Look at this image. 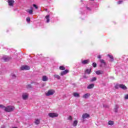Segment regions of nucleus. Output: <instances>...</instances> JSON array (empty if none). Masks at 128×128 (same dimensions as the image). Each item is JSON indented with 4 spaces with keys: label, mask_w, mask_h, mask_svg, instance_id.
Listing matches in <instances>:
<instances>
[{
    "label": "nucleus",
    "mask_w": 128,
    "mask_h": 128,
    "mask_svg": "<svg viewBox=\"0 0 128 128\" xmlns=\"http://www.w3.org/2000/svg\"><path fill=\"white\" fill-rule=\"evenodd\" d=\"M14 110V106H10L6 107L4 108L5 112H12Z\"/></svg>",
    "instance_id": "nucleus-1"
},
{
    "label": "nucleus",
    "mask_w": 128,
    "mask_h": 128,
    "mask_svg": "<svg viewBox=\"0 0 128 128\" xmlns=\"http://www.w3.org/2000/svg\"><path fill=\"white\" fill-rule=\"evenodd\" d=\"M55 92L56 91H54V90H50L47 92H46V96H52Z\"/></svg>",
    "instance_id": "nucleus-2"
},
{
    "label": "nucleus",
    "mask_w": 128,
    "mask_h": 128,
    "mask_svg": "<svg viewBox=\"0 0 128 128\" xmlns=\"http://www.w3.org/2000/svg\"><path fill=\"white\" fill-rule=\"evenodd\" d=\"M100 66L102 68H104L106 66V63L104 62V60L100 59Z\"/></svg>",
    "instance_id": "nucleus-3"
},
{
    "label": "nucleus",
    "mask_w": 128,
    "mask_h": 128,
    "mask_svg": "<svg viewBox=\"0 0 128 128\" xmlns=\"http://www.w3.org/2000/svg\"><path fill=\"white\" fill-rule=\"evenodd\" d=\"M28 98V94L26 92L22 93V98L24 100H26Z\"/></svg>",
    "instance_id": "nucleus-4"
},
{
    "label": "nucleus",
    "mask_w": 128,
    "mask_h": 128,
    "mask_svg": "<svg viewBox=\"0 0 128 128\" xmlns=\"http://www.w3.org/2000/svg\"><path fill=\"white\" fill-rule=\"evenodd\" d=\"M30 68L29 67V66L25 65V66H22L20 67V70H28Z\"/></svg>",
    "instance_id": "nucleus-5"
},
{
    "label": "nucleus",
    "mask_w": 128,
    "mask_h": 128,
    "mask_svg": "<svg viewBox=\"0 0 128 128\" xmlns=\"http://www.w3.org/2000/svg\"><path fill=\"white\" fill-rule=\"evenodd\" d=\"M48 116L50 118H57V116H58V114L57 113L51 112L48 114Z\"/></svg>",
    "instance_id": "nucleus-6"
},
{
    "label": "nucleus",
    "mask_w": 128,
    "mask_h": 128,
    "mask_svg": "<svg viewBox=\"0 0 128 128\" xmlns=\"http://www.w3.org/2000/svg\"><path fill=\"white\" fill-rule=\"evenodd\" d=\"M90 64V60H82V64Z\"/></svg>",
    "instance_id": "nucleus-7"
},
{
    "label": "nucleus",
    "mask_w": 128,
    "mask_h": 128,
    "mask_svg": "<svg viewBox=\"0 0 128 128\" xmlns=\"http://www.w3.org/2000/svg\"><path fill=\"white\" fill-rule=\"evenodd\" d=\"M90 118V114L86 113V114H84L82 115V118L83 120H86V118Z\"/></svg>",
    "instance_id": "nucleus-8"
},
{
    "label": "nucleus",
    "mask_w": 128,
    "mask_h": 128,
    "mask_svg": "<svg viewBox=\"0 0 128 128\" xmlns=\"http://www.w3.org/2000/svg\"><path fill=\"white\" fill-rule=\"evenodd\" d=\"M8 4L10 6H12L14 4V0H8Z\"/></svg>",
    "instance_id": "nucleus-9"
},
{
    "label": "nucleus",
    "mask_w": 128,
    "mask_h": 128,
    "mask_svg": "<svg viewBox=\"0 0 128 128\" xmlns=\"http://www.w3.org/2000/svg\"><path fill=\"white\" fill-rule=\"evenodd\" d=\"M94 88V84H89L88 86H87V88L88 90H90L92 88Z\"/></svg>",
    "instance_id": "nucleus-10"
},
{
    "label": "nucleus",
    "mask_w": 128,
    "mask_h": 128,
    "mask_svg": "<svg viewBox=\"0 0 128 128\" xmlns=\"http://www.w3.org/2000/svg\"><path fill=\"white\" fill-rule=\"evenodd\" d=\"M68 70H66L61 72L60 76H64L65 74H68Z\"/></svg>",
    "instance_id": "nucleus-11"
},
{
    "label": "nucleus",
    "mask_w": 128,
    "mask_h": 128,
    "mask_svg": "<svg viewBox=\"0 0 128 128\" xmlns=\"http://www.w3.org/2000/svg\"><path fill=\"white\" fill-rule=\"evenodd\" d=\"M90 96V94L87 93V94L83 95L82 98H88Z\"/></svg>",
    "instance_id": "nucleus-12"
},
{
    "label": "nucleus",
    "mask_w": 128,
    "mask_h": 128,
    "mask_svg": "<svg viewBox=\"0 0 128 128\" xmlns=\"http://www.w3.org/2000/svg\"><path fill=\"white\" fill-rule=\"evenodd\" d=\"M120 88H122V90H128V88H126V86L122 84H120Z\"/></svg>",
    "instance_id": "nucleus-13"
},
{
    "label": "nucleus",
    "mask_w": 128,
    "mask_h": 128,
    "mask_svg": "<svg viewBox=\"0 0 128 128\" xmlns=\"http://www.w3.org/2000/svg\"><path fill=\"white\" fill-rule=\"evenodd\" d=\"M48 80V78L46 76H44L42 78V80L43 82H47V80Z\"/></svg>",
    "instance_id": "nucleus-14"
},
{
    "label": "nucleus",
    "mask_w": 128,
    "mask_h": 128,
    "mask_svg": "<svg viewBox=\"0 0 128 128\" xmlns=\"http://www.w3.org/2000/svg\"><path fill=\"white\" fill-rule=\"evenodd\" d=\"M96 74H104V71L102 70H97L96 72Z\"/></svg>",
    "instance_id": "nucleus-15"
},
{
    "label": "nucleus",
    "mask_w": 128,
    "mask_h": 128,
    "mask_svg": "<svg viewBox=\"0 0 128 128\" xmlns=\"http://www.w3.org/2000/svg\"><path fill=\"white\" fill-rule=\"evenodd\" d=\"M45 18L46 20V22H50V15L46 16H45Z\"/></svg>",
    "instance_id": "nucleus-16"
},
{
    "label": "nucleus",
    "mask_w": 128,
    "mask_h": 128,
    "mask_svg": "<svg viewBox=\"0 0 128 128\" xmlns=\"http://www.w3.org/2000/svg\"><path fill=\"white\" fill-rule=\"evenodd\" d=\"M92 72V69H87L85 71V74H90Z\"/></svg>",
    "instance_id": "nucleus-17"
},
{
    "label": "nucleus",
    "mask_w": 128,
    "mask_h": 128,
    "mask_svg": "<svg viewBox=\"0 0 128 128\" xmlns=\"http://www.w3.org/2000/svg\"><path fill=\"white\" fill-rule=\"evenodd\" d=\"M54 78H56L57 80H60V76L58 74H54Z\"/></svg>",
    "instance_id": "nucleus-18"
},
{
    "label": "nucleus",
    "mask_w": 128,
    "mask_h": 128,
    "mask_svg": "<svg viewBox=\"0 0 128 128\" xmlns=\"http://www.w3.org/2000/svg\"><path fill=\"white\" fill-rule=\"evenodd\" d=\"M73 96L74 98H80V94L78 92H74L73 93Z\"/></svg>",
    "instance_id": "nucleus-19"
},
{
    "label": "nucleus",
    "mask_w": 128,
    "mask_h": 128,
    "mask_svg": "<svg viewBox=\"0 0 128 128\" xmlns=\"http://www.w3.org/2000/svg\"><path fill=\"white\" fill-rule=\"evenodd\" d=\"M119 108H120V106L116 104L115 106V108L114 109L115 112H118V110Z\"/></svg>",
    "instance_id": "nucleus-20"
},
{
    "label": "nucleus",
    "mask_w": 128,
    "mask_h": 128,
    "mask_svg": "<svg viewBox=\"0 0 128 128\" xmlns=\"http://www.w3.org/2000/svg\"><path fill=\"white\" fill-rule=\"evenodd\" d=\"M27 12L29 13V14H32V12H34V11L32 10H26Z\"/></svg>",
    "instance_id": "nucleus-21"
},
{
    "label": "nucleus",
    "mask_w": 128,
    "mask_h": 128,
    "mask_svg": "<svg viewBox=\"0 0 128 128\" xmlns=\"http://www.w3.org/2000/svg\"><path fill=\"white\" fill-rule=\"evenodd\" d=\"M108 56L110 58L111 62H114V56H112V55L108 54Z\"/></svg>",
    "instance_id": "nucleus-22"
},
{
    "label": "nucleus",
    "mask_w": 128,
    "mask_h": 128,
    "mask_svg": "<svg viewBox=\"0 0 128 128\" xmlns=\"http://www.w3.org/2000/svg\"><path fill=\"white\" fill-rule=\"evenodd\" d=\"M73 126H78V120H74L72 124Z\"/></svg>",
    "instance_id": "nucleus-23"
},
{
    "label": "nucleus",
    "mask_w": 128,
    "mask_h": 128,
    "mask_svg": "<svg viewBox=\"0 0 128 128\" xmlns=\"http://www.w3.org/2000/svg\"><path fill=\"white\" fill-rule=\"evenodd\" d=\"M108 124L109 126H114V121H112V120L108 121Z\"/></svg>",
    "instance_id": "nucleus-24"
},
{
    "label": "nucleus",
    "mask_w": 128,
    "mask_h": 128,
    "mask_svg": "<svg viewBox=\"0 0 128 128\" xmlns=\"http://www.w3.org/2000/svg\"><path fill=\"white\" fill-rule=\"evenodd\" d=\"M60 70H66V68L64 66H60Z\"/></svg>",
    "instance_id": "nucleus-25"
},
{
    "label": "nucleus",
    "mask_w": 128,
    "mask_h": 128,
    "mask_svg": "<svg viewBox=\"0 0 128 128\" xmlns=\"http://www.w3.org/2000/svg\"><path fill=\"white\" fill-rule=\"evenodd\" d=\"M4 62H8V60H10V58H8V56L7 57H4Z\"/></svg>",
    "instance_id": "nucleus-26"
},
{
    "label": "nucleus",
    "mask_w": 128,
    "mask_h": 128,
    "mask_svg": "<svg viewBox=\"0 0 128 128\" xmlns=\"http://www.w3.org/2000/svg\"><path fill=\"white\" fill-rule=\"evenodd\" d=\"M11 76H12V78H13V80H14L16 78V76L14 74H11Z\"/></svg>",
    "instance_id": "nucleus-27"
},
{
    "label": "nucleus",
    "mask_w": 128,
    "mask_h": 128,
    "mask_svg": "<svg viewBox=\"0 0 128 128\" xmlns=\"http://www.w3.org/2000/svg\"><path fill=\"white\" fill-rule=\"evenodd\" d=\"M96 78L94 77L92 78L91 82H96Z\"/></svg>",
    "instance_id": "nucleus-28"
},
{
    "label": "nucleus",
    "mask_w": 128,
    "mask_h": 128,
    "mask_svg": "<svg viewBox=\"0 0 128 128\" xmlns=\"http://www.w3.org/2000/svg\"><path fill=\"white\" fill-rule=\"evenodd\" d=\"M120 88V84H117L115 86V88Z\"/></svg>",
    "instance_id": "nucleus-29"
},
{
    "label": "nucleus",
    "mask_w": 128,
    "mask_h": 128,
    "mask_svg": "<svg viewBox=\"0 0 128 128\" xmlns=\"http://www.w3.org/2000/svg\"><path fill=\"white\" fill-rule=\"evenodd\" d=\"M36 124H40V120H36L35 121Z\"/></svg>",
    "instance_id": "nucleus-30"
},
{
    "label": "nucleus",
    "mask_w": 128,
    "mask_h": 128,
    "mask_svg": "<svg viewBox=\"0 0 128 128\" xmlns=\"http://www.w3.org/2000/svg\"><path fill=\"white\" fill-rule=\"evenodd\" d=\"M26 20L28 22H30V17H28Z\"/></svg>",
    "instance_id": "nucleus-31"
},
{
    "label": "nucleus",
    "mask_w": 128,
    "mask_h": 128,
    "mask_svg": "<svg viewBox=\"0 0 128 128\" xmlns=\"http://www.w3.org/2000/svg\"><path fill=\"white\" fill-rule=\"evenodd\" d=\"M92 66H93L94 68H96V63L93 62L92 63Z\"/></svg>",
    "instance_id": "nucleus-32"
},
{
    "label": "nucleus",
    "mask_w": 128,
    "mask_h": 128,
    "mask_svg": "<svg viewBox=\"0 0 128 128\" xmlns=\"http://www.w3.org/2000/svg\"><path fill=\"white\" fill-rule=\"evenodd\" d=\"M0 108H6V107L4 105L0 104Z\"/></svg>",
    "instance_id": "nucleus-33"
},
{
    "label": "nucleus",
    "mask_w": 128,
    "mask_h": 128,
    "mask_svg": "<svg viewBox=\"0 0 128 128\" xmlns=\"http://www.w3.org/2000/svg\"><path fill=\"white\" fill-rule=\"evenodd\" d=\"M33 6H34V8H36V10H38V6H36V4H34Z\"/></svg>",
    "instance_id": "nucleus-34"
},
{
    "label": "nucleus",
    "mask_w": 128,
    "mask_h": 128,
    "mask_svg": "<svg viewBox=\"0 0 128 128\" xmlns=\"http://www.w3.org/2000/svg\"><path fill=\"white\" fill-rule=\"evenodd\" d=\"M122 4V0H120L118 2V4Z\"/></svg>",
    "instance_id": "nucleus-35"
},
{
    "label": "nucleus",
    "mask_w": 128,
    "mask_h": 128,
    "mask_svg": "<svg viewBox=\"0 0 128 128\" xmlns=\"http://www.w3.org/2000/svg\"><path fill=\"white\" fill-rule=\"evenodd\" d=\"M125 100H128V94H126L124 96Z\"/></svg>",
    "instance_id": "nucleus-36"
},
{
    "label": "nucleus",
    "mask_w": 128,
    "mask_h": 128,
    "mask_svg": "<svg viewBox=\"0 0 128 128\" xmlns=\"http://www.w3.org/2000/svg\"><path fill=\"white\" fill-rule=\"evenodd\" d=\"M68 118V120H72V116H70Z\"/></svg>",
    "instance_id": "nucleus-37"
},
{
    "label": "nucleus",
    "mask_w": 128,
    "mask_h": 128,
    "mask_svg": "<svg viewBox=\"0 0 128 128\" xmlns=\"http://www.w3.org/2000/svg\"><path fill=\"white\" fill-rule=\"evenodd\" d=\"M98 58H102V56H101V55H99V56H98Z\"/></svg>",
    "instance_id": "nucleus-38"
},
{
    "label": "nucleus",
    "mask_w": 128,
    "mask_h": 128,
    "mask_svg": "<svg viewBox=\"0 0 128 128\" xmlns=\"http://www.w3.org/2000/svg\"><path fill=\"white\" fill-rule=\"evenodd\" d=\"M86 10H90V8H88V7H86Z\"/></svg>",
    "instance_id": "nucleus-39"
},
{
    "label": "nucleus",
    "mask_w": 128,
    "mask_h": 128,
    "mask_svg": "<svg viewBox=\"0 0 128 128\" xmlns=\"http://www.w3.org/2000/svg\"><path fill=\"white\" fill-rule=\"evenodd\" d=\"M28 88H32V86L30 84H28Z\"/></svg>",
    "instance_id": "nucleus-40"
},
{
    "label": "nucleus",
    "mask_w": 128,
    "mask_h": 128,
    "mask_svg": "<svg viewBox=\"0 0 128 128\" xmlns=\"http://www.w3.org/2000/svg\"><path fill=\"white\" fill-rule=\"evenodd\" d=\"M12 128H18V127H12Z\"/></svg>",
    "instance_id": "nucleus-41"
},
{
    "label": "nucleus",
    "mask_w": 128,
    "mask_h": 128,
    "mask_svg": "<svg viewBox=\"0 0 128 128\" xmlns=\"http://www.w3.org/2000/svg\"><path fill=\"white\" fill-rule=\"evenodd\" d=\"M84 78H86V76H84Z\"/></svg>",
    "instance_id": "nucleus-42"
}]
</instances>
